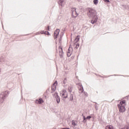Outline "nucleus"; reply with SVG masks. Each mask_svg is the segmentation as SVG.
Returning a JSON list of instances; mask_svg holds the SVG:
<instances>
[{"instance_id": "f8f14e48", "label": "nucleus", "mask_w": 129, "mask_h": 129, "mask_svg": "<svg viewBox=\"0 0 129 129\" xmlns=\"http://www.w3.org/2000/svg\"><path fill=\"white\" fill-rule=\"evenodd\" d=\"M79 40H80V35H78L75 39V43H78V42H79Z\"/></svg>"}, {"instance_id": "6e6552de", "label": "nucleus", "mask_w": 129, "mask_h": 129, "mask_svg": "<svg viewBox=\"0 0 129 129\" xmlns=\"http://www.w3.org/2000/svg\"><path fill=\"white\" fill-rule=\"evenodd\" d=\"M59 33H60V29H56L54 31V39H57V38H58V36L59 35Z\"/></svg>"}, {"instance_id": "ddd939ff", "label": "nucleus", "mask_w": 129, "mask_h": 129, "mask_svg": "<svg viewBox=\"0 0 129 129\" xmlns=\"http://www.w3.org/2000/svg\"><path fill=\"white\" fill-rule=\"evenodd\" d=\"M74 46L75 49H78V48H79V43H77V42H76L74 44Z\"/></svg>"}, {"instance_id": "1a4fd4ad", "label": "nucleus", "mask_w": 129, "mask_h": 129, "mask_svg": "<svg viewBox=\"0 0 129 129\" xmlns=\"http://www.w3.org/2000/svg\"><path fill=\"white\" fill-rule=\"evenodd\" d=\"M40 34H45V35H47L48 36H50V33L48 31H41L37 32L36 33V35H40Z\"/></svg>"}, {"instance_id": "39448f33", "label": "nucleus", "mask_w": 129, "mask_h": 129, "mask_svg": "<svg viewBox=\"0 0 129 129\" xmlns=\"http://www.w3.org/2000/svg\"><path fill=\"white\" fill-rule=\"evenodd\" d=\"M72 17H73V18L75 19V18L77 17V16H78V14L76 12V9L72 8Z\"/></svg>"}, {"instance_id": "dca6fc26", "label": "nucleus", "mask_w": 129, "mask_h": 129, "mask_svg": "<svg viewBox=\"0 0 129 129\" xmlns=\"http://www.w3.org/2000/svg\"><path fill=\"white\" fill-rule=\"evenodd\" d=\"M69 99L70 101H72V100H73V94H71L70 97H69Z\"/></svg>"}, {"instance_id": "4be33fe9", "label": "nucleus", "mask_w": 129, "mask_h": 129, "mask_svg": "<svg viewBox=\"0 0 129 129\" xmlns=\"http://www.w3.org/2000/svg\"><path fill=\"white\" fill-rule=\"evenodd\" d=\"M46 30L47 31H50V27L49 26H48L47 28H46Z\"/></svg>"}, {"instance_id": "f3484780", "label": "nucleus", "mask_w": 129, "mask_h": 129, "mask_svg": "<svg viewBox=\"0 0 129 129\" xmlns=\"http://www.w3.org/2000/svg\"><path fill=\"white\" fill-rule=\"evenodd\" d=\"M93 3L94 5H97L98 4V0H94Z\"/></svg>"}, {"instance_id": "4468645a", "label": "nucleus", "mask_w": 129, "mask_h": 129, "mask_svg": "<svg viewBox=\"0 0 129 129\" xmlns=\"http://www.w3.org/2000/svg\"><path fill=\"white\" fill-rule=\"evenodd\" d=\"M106 129H115L112 125H108L107 126H106Z\"/></svg>"}, {"instance_id": "b1692460", "label": "nucleus", "mask_w": 129, "mask_h": 129, "mask_svg": "<svg viewBox=\"0 0 129 129\" xmlns=\"http://www.w3.org/2000/svg\"><path fill=\"white\" fill-rule=\"evenodd\" d=\"M71 91H72V90L71 89L70 90V92H71Z\"/></svg>"}, {"instance_id": "f03ea898", "label": "nucleus", "mask_w": 129, "mask_h": 129, "mask_svg": "<svg viewBox=\"0 0 129 129\" xmlns=\"http://www.w3.org/2000/svg\"><path fill=\"white\" fill-rule=\"evenodd\" d=\"M125 100H123L118 104L117 107L119 108L120 112H124L125 111Z\"/></svg>"}, {"instance_id": "20e7f679", "label": "nucleus", "mask_w": 129, "mask_h": 129, "mask_svg": "<svg viewBox=\"0 0 129 129\" xmlns=\"http://www.w3.org/2000/svg\"><path fill=\"white\" fill-rule=\"evenodd\" d=\"M8 94H9V91H5L2 93L0 95V100H1V101H3V100L5 99V97H6V96H7Z\"/></svg>"}, {"instance_id": "6ab92c4d", "label": "nucleus", "mask_w": 129, "mask_h": 129, "mask_svg": "<svg viewBox=\"0 0 129 129\" xmlns=\"http://www.w3.org/2000/svg\"><path fill=\"white\" fill-rule=\"evenodd\" d=\"M72 123L73 125H76V123L75 122V121H74V120L72 121Z\"/></svg>"}, {"instance_id": "9d476101", "label": "nucleus", "mask_w": 129, "mask_h": 129, "mask_svg": "<svg viewBox=\"0 0 129 129\" xmlns=\"http://www.w3.org/2000/svg\"><path fill=\"white\" fill-rule=\"evenodd\" d=\"M58 49H59V56H60V57H63V55L64 54V53H63V49H62V47L59 46Z\"/></svg>"}, {"instance_id": "2eb2a0df", "label": "nucleus", "mask_w": 129, "mask_h": 129, "mask_svg": "<svg viewBox=\"0 0 129 129\" xmlns=\"http://www.w3.org/2000/svg\"><path fill=\"white\" fill-rule=\"evenodd\" d=\"M80 88L79 89L80 93H82L83 92V87H82V85H80Z\"/></svg>"}, {"instance_id": "9b49d317", "label": "nucleus", "mask_w": 129, "mask_h": 129, "mask_svg": "<svg viewBox=\"0 0 129 129\" xmlns=\"http://www.w3.org/2000/svg\"><path fill=\"white\" fill-rule=\"evenodd\" d=\"M55 94L56 95L55 98L56 99V101L57 103H59L60 102V97L58 96V94L57 93H55Z\"/></svg>"}, {"instance_id": "a211bd4d", "label": "nucleus", "mask_w": 129, "mask_h": 129, "mask_svg": "<svg viewBox=\"0 0 129 129\" xmlns=\"http://www.w3.org/2000/svg\"><path fill=\"white\" fill-rule=\"evenodd\" d=\"M67 56L68 57H70V56H71V53H70V52H68L67 53Z\"/></svg>"}, {"instance_id": "0eeeda50", "label": "nucleus", "mask_w": 129, "mask_h": 129, "mask_svg": "<svg viewBox=\"0 0 129 129\" xmlns=\"http://www.w3.org/2000/svg\"><path fill=\"white\" fill-rule=\"evenodd\" d=\"M44 103V100H43V99L41 98H40L39 99H37L35 101V103L37 104H42V103Z\"/></svg>"}, {"instance_id": "412c9836", "label": "nucleus", "mask_w": 129, "mask_h": 129, "mask_svg": "<svg viewBox=\"0 0 129 129\" xmlns=\"http://www.w3.org/2000/svg\"><path fill=\"white\" fill-rule=\"evenodd\" d=\"M105 3H109V0H103Z\"/></svg>"}, {"instance_id": "423d86ee", "label": "nucleus", "mask_w": 129, "mask_h": 129, "mask_svg": "<svg viewBox=\"0 0 129 129\" xmlns=\"http://www.w3.org/2000/svg\"><path fill=\"white\" fill-rule=\"evenodd\" d=\"M57 85H58V83L57 82V81H55V82H54L52 85V86H51L52 92H54V91L56 90V86H57Z\"/></svg>"}, {"instance_id": "5701e85b", "label": "nucleus", "mask_w": 129, "mask_h": 129, "mask_svg": "<svg viewBox=\"0 0 129 129\" xmlns=\"http://www.w3.org/2000/svg\"><path fill=\"white\" fill-rule=\"evenodd\" d=\"M83 119H84V120H85V119H86L85 116H83Z\"/></svg>"}, {"instance_id": "f257e3e1", "label": "nucleus", "mask_w": 129, "mask_h": 129, "mask_svg": "<svg viewBox=\"0 0 129 129\" xmlns=\"http://www.w3.org/2000/svg\"><path fill=\"white\" fill-rule=\"evenodd\" d=\"M89 17H92V19L91 21L92 24H94V23H96L97 22V20H98V18L96 16V12L94 10L92 9H89Z\"/></svg>"}, {"instance_id": "aec40b11", "label": "nucleus", "mask_w": 129, "mask_h": 129, "mask_svg": "<svg viewBox=\"0 0 129 129\" xmlns=\"http://www.w3.org/2000/svg\"><path fill=\"white\" fill-rule=\"evenodd\" d=\"M87 119H90V118H91V116H88L86 117Z\"/></svg>"}, {"instance_id": "393cba45", "label": "nucleus", "mask_w": 129, "mask_h": 129, "mask_svg": "<svg viewBox=\"0 0 129 129\" xmlns=\"http://www.w3.org/2000/svg\"><path fill=\"white\" fill-rule=\"evenodd\" d=\"M62 129H69V128H63Z\"/></svg>"}, {"instance_id": "7ed1b4c3", "label": "nucleus", "mask_w": 129, "mask_h": 129, "mask_svg": "<svg viewBox=\"0 0 129 129\" xmlns=\"http://www.w3.org/2000/svg\"><path fill=\"white\" fill-rule=\"evenodd\" d=\"M60 95L62 98H67L68 97V92L66 90H62L60 92Z\"/></svg>"}]
</instances>
